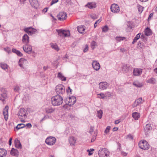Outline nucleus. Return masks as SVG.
<instances>
[{"mask_svg":"<svg viewBox=\"0 0 157 157\" xmlns=\"http://www.w3.org/2000/svg\"><path fill=\"white\" fill-rule=\"evenodd\" d=\"M63 97L60 95H56L52 97L51 99V103L53 106H59L63 102Z\"/></svg>","mask_w":157,"mask_h":157,"instance_id":"1","label":"nucleus"},{"mask_svg":"<svg viewBox=\"0 0 157 157\" xmlns=\"http://www.w3.org/2000/svg\"><path fill=\"white\" fill-rule=\"evenodd\" d=\"M56 91L57 95H63L65 92L64 86L62 84L57 86L56 87Z\"/></svg>","mask_w":157,"mask_h":157,"instance_id":"2","label":"nucleus"},{"mask_svg":"<svg viewBox=\"0 0 157 157\" xmlns=\"http://www.w3.org/2000/svg\"><path fill=\"white\" fill-rule=\"evenodd\" d=\"M139 147L141 149L147 150L149 148L150 146L148 142L145 140H143L139 143Z\"/></svg>","mask_w":157,"mask_h":157,"instance_id":"3","label":"nucleus"},{"mask_svg":"<svg viewBox=\"0 0 157 157\" xmlns=\"http://www.w3.org/2000/svg\"><path fill=\"white\" fill-rule=\"evenodd\" d=\"M109 151L105 148H101L98 152L100 157H107L109 155Z\"/></svg>","mask_w":157,"mask_h":157,"instance_id":"4","label":"nucleus"},{"mask_svg":"<svg viewBox=\"0 0 157 157\" xmlns=\"http://www.w3.org/2000/svg\"><path fill=\"white\" fill-rule=\"evenodd\" d=\"M76 101V98L74 96L69 97L65 100V101L67 105L71 106L74 105Z\"/></svg>","mask_w":157,"mask_h":157,"instance_id":"5","label":"nucleus"},{"mask_svg":"<svg viewBox=\"0 0 157 157\" xmlns=\"http://www.w3.org/2000/svg\"><path fill=\"white\" fill-rule=\"evenodd\" d=\"M56 141V138L52 136L47 137L45 140L46 143L49 145H53L55 144Z\"/></svg>","mask_w":157,"mask_h":157,"instance_id":"6","label":"nucleus"},{"mask_svg":"<svg viewBox=\"0 0 157 157\" xmlns=\"http://www.w3.org/2000/svg\"><path fill=\"white\" fill-rule=\"evenodd\" d=\"M23 30L25 32L28 33L29 35L34 34L36 31L35 29L31 27L25 28Z\"/></svg>","mask_w":157,"mask_h":157,"instance_id":"7","label":"nucleus"},{"mask_svg":"<svg viewBox=\"0 0 157 157\" xmlns=\"http://www.w3.org/2000/svg\"><path fill=\"white\" fill-rule=\"evenodd\" d=\"M28 62L25 59L21 58L20 59L19 61V65L21 67L25 68L27 65Z\"/></svg>","mask_w":157,"mask_h":157,"instance_id":"8","label":"nucleus"},{"mask_svg":"<svg viewBox=\"0 0 157 157\" xmlns=\"http://www.w3.org/2000/svg\"><path fill=\"white\" fill-rule=\"evenodd\" d=\"M24 51L30 54L32 52V46L29 44H25L23 46Z\"/></svg>","mask_w":157,"mask_h":157,"instance_id":"9","label":"nucleus"},{"mask_svg":"<svg viewBox=\"0 0 157 157\" xmlns=\"http://www.w3.org/2000/svg\"><path fill=\"white\" fill-rule=\"evenodd\" d=\"M57 17L59 20L63 21L66 19L67 14L66 13L63 12H60L57 15Z\"/></svg>","mask_w":157,"mask_h":157,"instance_id":"10","label":"nucleus"},{"mask_svg":"<svg viewBox=\"0 0 157 157\" xmlns=\"http://www.w3.org/2000/svg\"><path fill=\"white\" fill-rule=\"evenodd\" d=\"M111 10L113 13H118L120 11V8L118 6L117 4H113L111 5Z\"/></svg>","mask_w":157,"mask_h":157,"instance_id":"11","label":"nucleus"},{"mask_svg":"<svg viewBox=\"0 0 157 157\" xmlns=\"http://www.w3.org/2000/svg\"><path fill=\"white\" fill-rule=\"evenodd\" d=\"M99 88L101 90H105L109 87V84L106 82H101L99 84Z\"/></svg>","mask_w":157,"mask_h":157,"instance_id":"12","label":"nucleus"},{"mask_svg":"<svg viewBox=\"0 0 157 157\" xmlns=\"http://www.w3.org/2000/svg\"><path fill=\"white\" fill-rule=\"evenodd\" d=\"M122 70L125 73L132 72V67L130 66L127 64L124 65L122 67Z\"/></svg>","mask_w":157,"mask_h":157,"instance_id":"13","label":"nucleus"},{"mask_svg":"<svg viewBox=\"0 0 157 157\" xmlns=\"http://www.w3.org/2000/svg\"><path fill=\"white\" fill-rule=\"evenodd\" d=\"M144 101L142 100L141 98H140L136 99L134 103L132 105V106L133 108H134L138 105H140V104L143 103Z\"/></svg>","mask_w":157,"mask_h":157,"instance_id":"14","label":"nucleus"},{"mask_svg":"<svg viewBox=\"0 0 157 157\" xmlns=\"http://www.w3.org/2000/svg\"><path fill=\"white\" fill-rule=\"evenodd\" d=\"M27 112L24 109H20L18 112L17 115L19 116L25 117L26 116Z\"/></svg>","mask_w":157,"mask_h":157,"instance_id":"15","label":"nucleus"},{"mask_svg":"<svg viewBox=\"0 0 157 157\" xmlns=\"http://www.w3.org/2000/svg\"><path fill=\"white\" fill-rule=\"evenodd\" d=\"M9 107L8 106H6L5 107L3 112V114L4 116L5 120L7 121L8 119V110Z\"/></svg>","mask_w":157,"mask_h":157,"instance_id":"16","label":"nucleus"},{"mask_svg":"<svg viewBox=\"0 0 157 157\" xmlns=\"http://www.w3.org/2000/svg\"><path fill=\"white\" fill-rule=\"evenodd\" d=\"M92 67L96 71H98L100 68L99 63L97 61H94L92 63Z\"/></svg>","mask_w":157,"mask_h":157,"instance_id":"17","label":"nucleus"},{"mask_svg":"<svg viewBox=\"0 0 157 157\" xmlns=\"http://www.w3.org/2000/svg\"><path fill=\"white\" fill-rule=\"evenodd\" d=\"M133 75L135 76H137L140 75L142 73V69L139 68H134L133 71Z\"/></svg>","mask_w":157,"mask_h":157,"instance_id":"18","label":"nucleus"},{"mask_svg":"<svg viewBox=\"0 0 157 157\" xmlns=\"http://www.w3.org/2000/svg\"><path fill=\"white\" fill-rule=\"evenodd\" d=\"M85 7L90 9L95 8L96 7V3L94 2H88L85 5Z\"/></svg>","mask_w":157,"mask_h":157,"instance_id":"19","label":"nucleus"},{"mask_svg":"<svg viewBox=\"0 0 157 157\" xmlns=\"http://www.w3.org/2000/svg\"><path fill=\"white\" fill-rule=\"evenodd\" d=\"M10 154L13 156H18L19 155V152L18 150L12 148L10 151Z\"/></svg>","mask_w":157,"mask_h":157,"instance_id":"20","label":"nucleus"},{"mask_svg":"<svg viewBox=\"0 0 157 157\" xmlns=\"http://www.w3.org/2000/svg\"><path fill=\"white\" fill-rule=\"evenodd\" d=\"M29 2L32 7L37 8L39 4L37 0H30Z\"/></svg>","mask_w":157,"mask_h":157,"instance_id":"21","label":"nucleus"},{"mask_svg":"<svg viewBox=\"0 0 157 157\" xmlns=\"http://www.w3.org/2000/svg\"><path fill=\"white\" fill-rule=\"evenodd\" d=\"M22 41L26 44H28L29 42V37L27 34H25L22 37Z\"/></svg>","mask_w":157,"mask_h":157,"instance_id":"22","label":"nucleus"},{"mask_svg":"<svg viewBox=\"0 0 157 157\" xmlns=\"http://www.w3.org/2000/svg\"><path fill=\"white\" fill-rule=\"evenodd\" d=\"M14 144L15 147L17 148L21 149L22 146L20 140L18 139H16L15 140Z\"/></svg>","mask_w":157,"mask_h":157,"instance_id":"23","label":"nucleus"},{"mask_svg":"<svg viewBox=\"0 0 157 157\" xmlns=\"http://www.w3.org/2000/svg\"><path fill=\"white\" fill-rule=\"evenodd\" d=\"M7 151L4 149L0 148V157H5L7 154Z\"/></svg>","mask_w":157,"mask_h":157,"instance_id":"24","label":"nucleus"},{"mask_svg":"<svg viewBox=\"0 0 157 157\" xmlns=\"http://www.w3.org/2000/svg\"><path fill=\"white\" fill-rule=\"evenodd\" d=\"M152 128L150 124H147L144 128L145 132L147 133L152 130Z\"/></svg>","mask_w":157,"mask_h":157,"instance_id":"25","label":"nucleus"},{"mask_svg":"<svg viewBox=\"0 0 157 157\" xmlns=\"http://www.w3.org/2000/svg\"><path fill=\"white\" fill-rule=\"evenodd\" d=\"M69 142L71 145H74L76 140L74 137H71L69 139Z\"/></svg>","mask_w":157,"mask_h":157,"instance_id":"26","label":"nucleus"},{"mask_svg":"<svg viewBox=\"0 0 157 157\" xmlns=\"http://www.w3.org/2000/svg\"><path fill=\"white\" fill-rule=\"evenodd\" d=\"M45 111L47 113H51L53 112L55 110V109L51 107H49L45 109Z\"/></svg>","mask_w":157,"mask_h":157,"instance_id":"27","label":"nucleus"},{"mask_svg":"<svg viewBox=\"0 0 157 157\" xmlns=\"http://www.w3.org/2000/svg\"><path fill=\"white\" fill-rule=\"evenodd\" d=\"M57 77L59 79L63 81H65L66 80V78L63 76L62 73L61 72H59L58 73Z\"/></svg>","mask_w":157,"mask_h":157,"instance_id":"28","label":"nucleus"},{"mask_svg":"<svg viewBox=\"0 0 157 157\" xmlns=\"http://www.w3.org/2000/svg\"><path fill=\"white\" fill-rule=\"evenodd\" d=\"M78 32L81 33H83L85 30V26L83 25H81L77 27Z\"/></svg>","mask_w":157,"mask_h":157,"instance_id":"29","label":"nucleus"},{"mask_svg":"<svg viewBox=\"0 0 157 157\" xmlns=\"http://www.w3.org/2000/svg\"><path fill=\"white\" fill-rule=\"evenodd\" d=\"M140 117V114L137 112H134L132 114V117L135 119V120H137Z\"/></svg>","mask_w":157,"mask_h":157,"instance_id":"30","label":"nucleus"},{"mask_svg":"<svg viewBox=\"0 0 157 157\" xmlns=\"http://www.w3.org/2000/svg\"><path fill=\"white\" fill-rule=\"evenodd\" d=\"M145 34L147 36H149L151 35V31L148 27L147 28L144 30Z\"/></svg>","mask_w":157,"mask_h":157,"instance_id":"31","label":"nucleus"},{"mask_svg":"<svg viewBox=\"0 0 157 157\" xmlns=\"http://www.w3.org/2000/svg\"><path fill=\"white\" fill-rule=\"evenodd\" d=\"M6 97L7 94L5 92L2 94H0V100L2 101H4Z\"/></svg>","mask_w":157,"mask_h":157,"instance_id":"32","label":"nucleus"},{"mask_svg":"<svg viewBox=\"0 0 157 157\" xmlns=\"http://www.w3.org/2000/svg\"><path fill=\"white\" fill-rule=\"evenodd\" d=\"M51 47L57 51H59V49L57 45L56 44L51 43L50 44Z\"/></svg>","mask_w":157,"mask_h":157,"instance_id":"33","label":"nucleus"},{"mask_svg":"<svg viewBox=\"0 0 157 157\" xmlns=\"http://www.w3.org/2000/svg\"><path fill=\"white\" fill-rule=\"evenodd\" d=\"M133 84L137 87H141L143 86L142 83L138 81L134 82L133 83Z\"/></svg>","mask_w":157,"mask_h":157,"instance_id":"34","label":"nucleus"},{"mask_svg":"<svg viewBox=\"0 0 157 157\" xmlns=\"http://www.w3.org/2000/svg\"><path fill=\"white\" fill-rule=\"evenodd\" d=\"M146 82L147 83L154 84L155 83L156 80L154 78H151L147 80Z\"/></svg>","mask_w":157,"mask_h":157,"instance_id":"35","label":"nucleus"},{"mask_svg":"<svg viewBox=\"0 0 157 157\" xmlns=\"http://www.w3.org/2000/svg\"><path fill=\"white\" fill-rule=\"evenodd\" d=\"M13 52L16 54L18 56H22V54L20 52V51L16 50L15 49L13 48L12 50Z\"/></svg>","mask_w":157,"mask_h":157,"instance_id":"36","label":"nucleus"},{"mask_svg":"<svg viewBox=\"0 0 157 157\" xmlns=\"http://www.w3.org/2000/svg\"><path fill=\"white\" fill-rule=\"evenodd\" d=\"M58 34L60 36H64L65 30L62 29L57 30Z\"/></svg>","mask_w":157,"mask_h":157,"instance_id":"37","label":"nucleus"},{"mask_svg":"<svg viewBox=\"0 0 157 157\" xmlns=\"http://www.w3.org/2000/svg\"><path fill=\"white\" fill-rule=\"evenodd\" d=\"M0 65L1 67L4 70H6L8 69V66L6 63H0Z\"/></svg>","mask_w":157,"mask_h":157,"instance_id":"38","label":"nucleus"},{"mask_svg":"<svg viewBox=\"0 0 157 157\" xmlns=\"http://www.w3.org/2000/svg\"><path fill=\"white\" fill-rule=\"evenodd\" d=\"M25 127V125L23 124H19L16 126V128L17 130L19 129H20L24 128Z\"/></svg>","mask_w":157,"mask_h":157,"instance_id":"39","label":"nucleus"},{"mask_svg":"<svg viewBox=\"0 0 157 157\" xmlns=\"http://www.w3.org/2000/svg\"><path fill=\"white\" fill-rule=\"evenodd\" d=\"M126 38L124 37L117 36L116 37L115 39L118 42H120L121 40H123L125 39Z\"/></svg>","mask_w":157,"mask_h":157,"instance_id":"40","label":"nucleus"},{"mask_svg":"<svg viewBox=\"0 0 157 157\" xmlns=\"http://www.w3.org/2000/svg\"><path fill=\"white\" fill-rule=\"evenodd\" d=\"M98 117L99 119H101L102 115V111L101 110H100L97 112Z\"/></svg>","mask_w":157,"mask_h":157,"instance_id":"41","label":"nucleus"},{"mask_svg":"<svg viewBox=\"0 0 157 157\" xmlns=\"http://www.w3.org/2000/svg\"><path fill=\"white\" fill-rule=\"evenodd\" d=\"M91 48L93 49H94L95 48V47L97 46L96 43L94 41H92L91 44Z\"/></svg>","mask_w":157,"mask_h":157,"instance_id":"42","label":"nucleus"},{"mask_svg":"<svg viewBox=\"0 0 157 157\" xmlns=\"http://www.w3.org/2000/svg\"><path fill=\"white\" fill-rule=\"evenodd\" d=\"M138 11L141 13L143 10L144 7L140 5L138 6Z\"/></svg>","mask_w":157,"mask_h":157,"instance_id":"43","label":"nucleus"},{"mask_svg":"<svg viewBox=\"0 0 157 157\" xmlns=\"http://www.w3.org/2000/svg\"><path fill=\"white\" fill-rule=\"evenodd\" d=\"M138 46L141 48H143L144 47V43L141 41H139L138 43Z\"/></svg>","mask_w":157,"mask_h":157,"instance_id":"44","label":"nucleus"},{"mask_svg":"<svg viewBox=\"0 0 157 157\" xmlns=\"http://www.w3.org/2000/svg\"><path fill=\"white\" fill-rule=\"evenodd\" d=\"M94 151V149L92 148L90 149V150H87V151L89 152V155H91L93 153V152Z\"/></svg>","mask_w":157,"mask_h":157,"instance_id":"45","label":"nucleus"},{"mask_svg":"<svg viewBox=\"0 0 157 157\" xmlns=\"http://www.w3.org/2000/svg\"><path fill=\"white\" fill-rule=\"evenodd\" d=\"M110 129V126H108L105 130L104 132L106 134H107L108 132H109V130Z\"/></svg>","mask_w":157,"mask_h":157,"instance_id":"46","label":"nucleus"},{"mask_svg":"<svg viewBox=\"0 0 157 157\" xmlns=\"http://www.w3.org/2000/svg\"><path fill=\"white\" fill-rule=\"evenodd\" d=\"M108 27L106 25H105L102 28V31L103 32H106L108 31Z\"/></svg>","mask_w":157,"mask_h":157,"instance_id":"47","label":"nucleus"},{"mask_svg":"<svg viewBox=\"0 0 157 157\" xmlns=\"http://www.w3.org/2000/svg\"><path fill=\"white\" fill-rule=\"evenodd\" d=\"M140 33H139L136 35V36L134 38V39L135 40H136L137 41V40L140 38Z\"/></svg>","mask_w":157,"mask_h":157,"instance_id":"48","label":"nucleus"},{"mask_svg":"<svg viewBox=\"0 0 157 157\" xmlns=\"http://www.w3.org/2000/svg\"><path fill=\"white\" fill-rule=\"evenodd\" d=\"M58 1V0H52L51 2V5L52 6L54 3H57Z\"/></svg>","mask_w":157,"mask_h":157,"instance_id":"49","label":"nucleus"},{"mask_svg":"<svg viewBox=\"0 0 157 157\" xmlns=\"http://www.w3.org/2000/svg\"><path fill=\"white\" fill-rule=\"evenodd\" d=\"M98 95H100L102 99H104L106 96H105L104 94L102 93L98 94Z\"/></svg>","mask_w":157,"mask_h":157,"instance_id":"50","label":"nucleus"},{"mask_svg":"<svg viewBox=\"0 0 157 157\" xmlns=\"http://www.w3.org/2000/svg\"><path fill=\"white\" fill-rule=\"evenodd\" d=\"M94 127L92 126L90 127V128L89 131V133L91 134L92 132H94Z\"/></svg>","mask_w":157,"mask_h":157,"instance_id":"51","label":"nucleus"},{"mask_svg":"<svg viewBox=\"0 0 157 157\" xmlns=\"http://www.w3.org/2000/svg\"><path fill=\"white\" fill-rule=\"evenodd\" d=\"M69 32H67L66 31L64 32V36L65 37H67L69 36L68 34H69Z\"/></svg>","mask_w":157,"mask_h":157,"instance_id":"52","label":"nucleus"},{"mask_svg":"<svg viewBox=\"0 0 157 157\" xmlns=\"http://www.w3.org/2000/svg\"><path fill=\"white\" fill-rule=\"evenodd\" d=\"M19 87L18 86H16L14 88V90L15 91H18L19 90Z\"/></svg>","mask_w":157,"mask_h":157,"instance_id":"53","label":"nucleus"},{"mask_svg":"<svg viewBox=\"0 0 157 157\" xmlns=\"http://www.w3.org/2000/svg\"><path fill=\"white\" fill-rule=\"evenodd\" d=\"M127 138H129L130 140H132L133 137L131 134H129L127 136Z\"/></svg>","mask_w":157,"mask_h":157,"instance_id":"54","label":"nucleus"},{"mask_svg":"<svg viewBox=\"0 0 157 157\" xmlns=\"http://www.w3.org/2000/svg\"><path fill=\"white\" fill-rule=\"evenodd\" d=\"M121 154L124 156H126L127 155V153L122 151L121 152Z\"/></svg>","mask_w":157,"mask_h":157,"instance_id":"55","label":"nucleus"},{"mask_svg":"<svg viewBox=\"0 0 157 157\" xmlns=\"http://www.w3.org/2000/svg\"><path fill=\"white\" fill-rule=\"evenodd\" d=\"M25 127H27L29 128H30L32 127V124L30 123H28L25 125Z\"/></svg>","mask_w":157,"mask_h":157,"instance_id":"56","label":"nucleus"},{"mask_svg":"<svg viewBox=\"0 0 157 157\" xmlns=\"http://www.w3.org/2000/svg\"><path fill=\"white\" fill-rule=\"evenodd\" d=\"M88 46L87 45H86V48L83 50V52H86L88 51Z\"/></svg>","mask_w":157,"mask_h":157,"instance_id":"57","label":"nucleus"},{"mask_svg":"<svg viewBox=\"0 0 157 157\" xmlns=\"http://www.w3.org/2000/svg\"><path fill=\"white\" fill-rule=\"evenodd\" d=\"M68 117H69L71 118V119H72L74 117V116L71 114H69L68 115Z\"/></svg>","mask_w":157,"mask_h":157,"instance_id":"58","label":"nucleus"},{"mask_svg":"<svg viewBox=\"0 0 157 157\" xmlns=\"http://www.w3.org/2000/svg\"><path fill=\"white\" fill-rule=\"evenodd\" d=\"M105 95L106 96L109 97L111 95V93L109 92H108L105 94Z\"/></svg>","mask_w":157,"mask_h":157,"instance_id":"59","label":"nucleus"},{"mask_svg":"<svg viewBox=\"0 0 157 157\" xmlns=\"http://www.w3.org/2000/svg\"><path fill=\"white\" fill-rule=\"evenodd\" d=\"M12 138H10L9 141V144L10 146L11 145V144H12Z\"/></svg>","mask_w":157,"mask_h":157,"instance_id":"60","label":"nucleus"},{"mask_svg":"<svg viewBox=\"0 0 157 157\" xmlns=\"http://www.w3.org/2000/svg\"><path fill=\"white\" fill-rule=\"evenodd\" d=\"M95 139H96V136H95L93 137L91 140V142H94V141Z\"/></svg>","mask_w":157,"mask_h":157,"instance_id":"61","label":"nucleus"},{"mask_svg":"<svg viewBox=\"0 0 157 157\" xmlns=\"http://www.w3.org/2000/svg\"><path fill=\"white\" fill-rule=\"evenodd\" d=\"M120 122L119 120H116L115 121V124H117Z\"/></svg>","mask_w":157,"mask_h":157,"instance_id":"62","label":"nucleus"},{"mask_svg":"<svg viewBox=\"0 0 157 157\" xmlns=\"http://www.w3.org/2000/svg\"><path fill=\"white\" fill-rule=\"evenodd\" d=\"M118 128L117 127H114L113 128V131H117L118 130Z\"/></svg>","mask_w":157,"mask_h":157,"instance_id":"63","label":"nucleus"},{"mask_svg":"<svg viewBox=\"0 0 157 157\" xmlns=\"http://www.w3.org/2000/svg\"><path fill=\"white\" fill-rule=\"evenodd\" d=\"M101 21V20L100 19H99L97 20L96 22V24H98Z\"/></svg>","mask_w":157,"mask_h":157,"instance_id":"64","label":"nucleus"}]
</instances>
